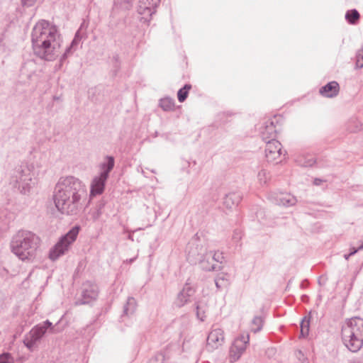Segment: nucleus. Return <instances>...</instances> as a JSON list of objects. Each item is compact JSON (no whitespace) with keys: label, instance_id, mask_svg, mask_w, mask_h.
<instances>
[{"label":"nucleus","instance_id":"obj_40","mask_svg":"<svg viewBox=\"0 0 363 363\" xmlns=\"http://www.w3.org/2000/svg\"><path fill=\"white\" fill-rule=\"evenodd\" d=\"M23 6L30 7L35 4L37 0H21Z\"/></svg>","mask_w":363,"mask_h":363},{"label":"nucleus","instance_id":"obj_2","mask_svg":"<svg viewBox=\"0 0 363 363\" xmlns=\"http://www.w3.org/2000/svg\"><path fill=\"white\" fill-rule=\"evenodd\" d=\"M34 54L42 60H54L59 55L61 38L55 26L45 20L38 22L31 33Z\"/></svg>","mask_w":363,"mask_h":363},{"label":"nucleus","instance_id":"obj_34","mask_svg":"<svg viewBox=\"0 0 363 363\" xmlns=\"http://www.w3.org/2000/svg\"><path fill=\"white\" fill-rule=\"evenodd\" d=\"M74 48H75L74 46H72V44H70L69 46L66 48L65 52L63 53V55H62V57L60 58L61 64H62L63 62L65 60H66V59L67 58V57L69 55L73 53V50L75 49Z\"/></svg>","mask_w":363,"mask_h":363},{"label":"nucleus","instance_id":"obj_24","mask_svg":"<svg viewBox=\"0 0 363 363\" xmlns=\"http://www.w3.org/2000/svg\"><path fill=\"white\" fill-rule=\"evenodd\" d=\"M360 18L359 13L357 9H351L346 12L345 19L352 25H355L358 23Z\"/></svg>","mask_w":363,"mask_h":363},{"label":"nucleus","instance_id":"obj_47","mask_svg":"<svg viewBox=\"0 0 363 363\" xmlns=\"http://www.w3.org/2000/svg\"><path fill=\"white\" fill-rule=\"evenodd\" d=\"M303 283H304V281H303V282L301 283V286H305V284H303Z\"/></svg>","mask_w":363,"mask_h":363},{"label":"nucleus","instance_id":"obj_38","mask_svg":"<svg viewBox=\"0 0 363 363\" xmlns=\"http://www.w3.org/2000/svg\"><path fill=\"white\" fill-rule=\"evenodd\" d=\"M81 28L77 31V33H75V35H74V39L72 40L71 44H72V46H76L78 45V43L80 42V40H82V35H81Z\"/></svg>","mask_w":363,"mask_h":363},{"label":"nucleus","instance_id":"obj_48","mask_svg":"<svg viewBox=\"0 0 363 363\" xmlns=\"http://www.w3.org/2000/svg\"><path fill=\"white\" fill-rule=\"evenodd\" d=\"M303 283H304V281H303V282L301 283V286H305V284H303Z\"/></svg>","mask_w":363,"mask_h":363},{"label":"nucleus","instance_id":"obj_3","mask_svg":"<svg viewBox=\"0 0 363 363\" xmlns=\"http://www.w3.org/2000/svg\"><path fill=\"white\" fill-rule=\"evenodd\" d=\"M40 245V238L28 230H19L11 241V252L22 261L30 260L35 257Z\"/></svg>","mask_w":363,"mask_h":363},{"label":"nucleus","instance_id":"obj_4","mask_svg":"<svg viewBox=\"0 0 363 363\" xmlns=\"http://www.w3.org/2000/svg\"><path fill=\"white\" fill-rule=\"evenodd\" d=\"M34 166L27 162H22L11 172L9 184L23 195H29L36 184L34 178Z\"/></svg>","mask_w":363,"mask_h":363},{"label":"nucleus","instance_id":"obj_13","mask_svg":"<svg viewBox=\"0 0 363 363\" xmlns=\"http://www.w3.org/2000/svg\"><path fill=\"white\" fill-rule=\"evenodd\" d=\"M277 124L278 118L277 116H274L273 118L265 121L264 125L260 128V135L265 143H267V140L275 139L277 131Z\"/></svg>","mask_w":363,"mask_h":363},{"label":"nucleus","instance_id":"obj_28","mask_svg":"<svg viewBox=\"0 0 363 363\" xmlns=\"http://www.w3.org/2000/svg\"><path fill=\"white\" fill-rule=\"evenodd\" d=\"M263 326V318L261 316H255L252 320V330L254 333L260 331Z\"/></svg>","mask_w":363,"mask_h":363},{"label":"nucleus","instance_id":"obj_1","mask_svg":"<svg viewBox=\"0 0 363 363\" xmlns=\"http://www.w3.org/2000/svg\"><path fill=\"white\" fill-rule=\"evenodd\" d=\"M87 199L86 185L73 176L62 177L55 185L53 199L57 209L63 214L77 215Z\"/></svg>","mask_w":363,"mask_h":363},{"label":"nucleus","instance_id":"obj_17","mask_svg":"<svg viewBox=\"0 0 363 363\" xmlns=\"http://www.w3.org/2000/svg\"><path fill=\"white\" fill-rule=\"evenodd\" d=\"M339 91L340 85L336 81L328 82L319 90L320 94L326 98H334L338 95Z\"/></svg>","mask_w":363,"mask_h":363},{"label":"nucleus","instance_id":"obj_41","mask_svg":"<svg viewBox=\"0 0 363 363\" xmlns=\"http://www.w3.org/2000/svg\"><path fill=\"white\" fill-rule=\"evenodd\" d=\"M350 250H351V251H350V252L349 254H345V255H344V258H345L346 260H348V259H349V258H350L351 256H352V255H355V254L358 252V250H356V248H354V247H352V248H351Z\"/></svg>","mask_w":363,"mask_h":363},{"label":"nucleus","instance_id":"obj_25","mask_svg":"<svg viewBox=\"0 0 363 363\" xmlns=\"http://www.w3.org/2000/svg\"><path fill=\"white\" fill-rule=\"evenodd\" d=\"M194 306H195V309H196L197 318L201 321H204V320L206 318V315H205L206 309V304L203 303L201 301H195Z\"/></svg>","mask_w":363,"mask_h":363},{"label":"nucleus","instance_id":"obj_7","mask_svg":"<svg viewBox=\"0 0 363 363\" xmlns=\"http://www.w3.org/2000/svg\"><path fill=\"white\" fill-rule=\"evenodd\" d=\"M49 328L52 329V324L50 320H46L43 323L34 326L25 335L23 342L29 351L35 350L36 344L42 339Z\"/></svg>","mask_w":363,"mask_h":363},{"label":"nucleus","instance_id":"obj_29","mask_svg":"<svg viewBox=\"0 0 363 363\" xmlns=\"http://www.w3.org/2000/svg\"><path fill=\"white\" fill-rule=\"evenodd\" d=\"M347 130L351 133H356L361 128L359 121L356 118H352L347 123Z\"/></svg>","mask_w":363,"mask_h":363},{"label":"nucleus","instance_id":"obj_36","mask_svg":"<svg viewBox=\"0 0 363 363\" xmlns=\"http://www.w3.org/2000/svg\"><path fill=\"white\" fill-rule=\"evenodd\" d=\"M103 207H104V204L103 203H100V204H99L97 206L96 210L92 212L91 217H92V218L94 220H96L101 216V215L102 213L101 209H102Z\"/></svg>","mask_w":363,"mask_h":363},{"label":"nucleus","instance_id":"obj_23","mask_svg":"<svg viewBox=\"0 0 363 363\" xmlns=\"http://www.w3.org/2000/svg\"><path fill=\"white\" fill-rule=\"evenodd\" d=\"M159 106L164 111H173L175 106V101L170 97H164L160 100Z\"/></svg>","mask_w":363,"mask_h":363},{"label":"nucleus","instance_id":"obj_37","mask_svg":"<svg viewBox=\"0 0 363 363\" xmlns=\"http://www.w3.org/2000/svg\"><path fill=\"white\" fill-rule=\"evenodd\" d=\"M242 231L239 229H235L233 231L232 239L235 242H238L242 239Z\"/></svg>","mask_w":363,"mask_h":363},{"label":"nucleus","instance_id":"obj_27","mask_svg":"<svg viewBox=\"0 0 363 363\" xmlns=\"http://www.w3.org/2000/svg\"><path fill=\"white\" fill-rule=\"evenodd\" d=\"M310 328V321L307 317H304L301 322V336L306 337L308 335Z\"/></svg>","mask_w":363,"mask_h":363},{"label":"nucleus","instance_id":"obj_19","mask_svg":"<svg viewBox=\"0 0 363 363\" xmlns=\"http://www.w3.org/2000/svg\"><path fill=\"white\" fill-rule=\"evenodd\" d=\"M242 199V194L240 191H233L225 195L223 204L228 208L234 206H238Z\"/></svg>","mask_w":363,"mask_h":363},{"label":"nucleus","instance_id":"obj_20","mask_svg":"<svg viewBox=\"0 0 363 363\" xmlns=\"http://www.w3.org/2000/svg\"><path fill=\"white\" fill-rule=\"evenodd\" d=\"M105 160L106 161L103 162L100 165V168L101 169L100 174L102 175L103 177L108 178L109 173L114 167L115 160L113 156H106Z\"/></svg>","mask_w":363,"mask_h":363},{"label":"nucleus","instance_id":"obj_26","mask_svg":"<svg viewBox=\"0 0 363 363\" xmlns=\"http://www.w3.org/2000/svg\"><path fill=\"white\" fill-rule=\"evenodd\" d=\"M191 89V85L186 84L177 92V98L179 102H184L188 97L189 91Z\"/></svg>","mask_w":363,"mask_h":363},{"label":"nucleus","instance_id":"obj_33","mask_svg":"<svg viewBox=\"0 0 363 363\" xmlns=\"http://www.w3.org/2000/svg\"><path fill=\"white\" fill-rule=\"evenodd\" d=\"M356 67L357 68L363 67V48L359 50L356 55Z\"/></svg>","mask_w":363,"mask_h":363},{"label":"nucleus","instance_id":"obj_43","mask_svg":"<svg viewBox=\"0 0 363 363\" xmlns=\"http://www.w3.org/2000/svg\"><path fill=\"white\" fill-rule=\"evenodd\" d=\"M356 250H358V251L363 250V243L358 248H356Z\"/></svg>","mask_w":363,"mask_h":363},{"label":"nucleus","instance_id":"obj_31","mask_svg":"<svg viewBox=\"0 0 363 363\" xmlns=\"http://www.w3.org/2000/svg\"><path fill=\"white\" fill-rule=\"evenodd\" d=\"M165 359V356L163 353H157L154 357H152L150 360L149 363H164Z\"/></svg>","mask_w":363,"mask_h":363},{"label":"nucleus","instance_id":"obj_39","mask_svg":"<svg viewBox=\"0 0 363 363\" xmlns=\"http://www.w3.org/2000/svg\"><path fill=\"white\" fill-rule=\"evenodd\" d=\"M6 44L4 42V36L0 37V55L6 52Z\"/></svg>","mask_w":363,"mask_h":363},{"label":"nucleus","instance_id":"obj_16","mask_svg":"<svg viewBox=\"0 0 363 363\" xmlns=\"http://www.w3.org/2000/svg\"><path fill=\"white\" fill-rule=\"evenodd\" d=\"M272 199L276 204L286 207L292 206L297 202V199L295 196L289 193L284 192L274 194L272 196Z\"/></svg>","mask_w":363,"mask_h":363},{"label":"nucleus","instance_id":"obj_5","mask_svg":"<svg viewBox=\"0 0 363 363\" xmlns=\"http://www.w3.org/2000/svg\"><path fill=\"white\" fill-rule=\"evenodd\" d=\"M342 340L345 346L351 352H358L363 345V319L353 317L347 320L342 327Z\"/></svg>","mask_w":363,"mask_h":363},{"label":"nucleus","instance_id":"obj_46","mask_svg":"<svg viewBox=\"0 0 363 363\" xmlns=\"http://www.w3.org/2000/svg\"><path fill=\"white\" fill-rule=\"evenodd\" d=\"M216 287H218V288H219V287H220V286H219V284H218V282H216Z\"/></svg>","mask_w":363,"mask_h":363},{"label":"nucleus","instance_id":"obj_9","mask_svg":"<svg viewBox=\"0 0 363 363\" xmlns=\"http://www.w3.org/2000/svg\"><path fill=\"white\" fill-rule=\"evenodd\" d=\"M160 2V0H140L137 10L138 14L141 16L140 21L144 23L150 22Z\"/></svg>","mask_w":363,"mask_h":363},{"label":"nucleus","instance_id":"obj_10","mask_svg":"<svg viewBox=\"0 0 363 363\" xmlns=\"http://www.w3.org/2000/svg\"><path fill=\"white\" fill-rule=\"evenodd\" d=\"M99 296L98 286L89 281L82 285L81 298L77 301V304H89L96 301Z\"/></svg>","mask_w":363,"mask_h":363},{"label":"nucleus","instance_id":"obj_32","mask_svg":"<svg viewBox=\"0 0 363 363\" xmlns=\"http://www.w3.org/2000/svg\"><path fill=\"white\" fill-rule=\"evenodd\" d=\"M0 363H13V358L9 352L0 354Z\"/></svg>","mask_w":363,"mask_h":363},{"label":"nucleus","instance_id":"obj_12","mask_svg":"<svg viewBox=\"0 0 363 363\" xmlns=\"http://www.w3.org/2000/svg\"><path fill=\"white\" fill-rule=\"evenodd\" d=\"M249 335H241L236 338L230 347V358L232 361L239 359L242 353L245 351L247 345L249 343Z\"/></svg>","mask_w":363,"mask_h":363},{"label":"nucleus","instance_id":"obj_21","mask_svg":"<svg viewBox=\"0 0 363 363\" xmlns=\"http://www.w3.org/2000/svg\"><path fill=\"white\" fill-rule=\"evenodd\" d=\"M197 263L200 264L201 268L204 271L211 272L220 269V267L208 257H202V260L199 261Z\"/></svg>","mask_w":363,"mask_h":363},{"label":"nucleus","instance_id":"obj_8","mask_svg":"<svg viewBox=\"0 0 363 363\" xmlns=\"http://www.w3.org/2000/svg\"><path fill=\"white\" fill-rule=\"evenodd\" d=\"M187 260L192 264H196L202 257L208 255L207 249L199 240H194L189 242L187 247Z\"/></svg>","mask_w":363,"mask_h":363},{"label":"nucleus","instance_id":"obj_44","mask_svg":"<svg viewBox=\"0 0 363 363\" xmlns=\"http://www.w3.org/2000/svg\"><path fill=\"white\" fill-rule=\"evenodd\" d=\"M298 352V354H300V355H303V353H302V352H301V350H299Z\"/></svg>","mask_w":363,"mask_h":363},{"label":"nucleus","instance_id":"obj_30","mask_svg":"<svg viewBox=\"0 0 363 363\" xmlns=\"http://www.w3.org/2000/svg\"><path fill=\"white\" fill-rule=\"evenodd\" d=\"M206 257H208V258H211L212 261H213L214 262L222 263L224 260L223 252H220L219 251L214 252L210 251L209 252H208V255H206Z\"/></svg>","mask_w":363,"mask_h":363},{"label":"nucleus","instance_id":"obj_14","mask_svg":"<svg viewBox=\"0 0 363 363\" xmlns=\"http://www.w3.org/2000/svg\"><path fill=\"white\" fill-rule=\"evenodd\" d=\"M282 154V145L276 139L267 140L265 147V157L268 162H274Z\"/></svg>","mask_w":363,"mask_h":363},{"label":"nucleus","instance_id":"obj_22","mask_svg":"<svg viewBox=\"0 0 363 363\" xmlns=\"http://www.w3.org/2000/svg\"><path fill=\"white\" fill-rule=\"evenodd\" d=\"M137 308V302L133 297H128L126 303L123 306V315H133Z\"/></svg>","mask_w":363,"mask_h":363},{"label":"nucleus","instance_id":"obj_45","mask_svg":"<svg viewBox=\"0 0 363 363\" xmlns=\"http://www.w3.org/2000/svg\"><path fill=\"white\" fill-rule=\"evenodd\" d=\"M135 258H133L130 259V262H133L135 260Z\"/></svg>","mask_w":363,"mask_h":363},{"label":"nucleus","instance_id":"obj_6","mask_svg":"<svg viewBox=\"0 0 363 363\" xmlns=\"http://www.w3.org/2000/svg\"><path fill=\"white\" fill-rule=\"evenodd\" d=\"M79 226L72 228L50 250L49 257L52 260L57 259L68 251L70 245L76 240L79 232Z\"/></svg>","mask_w":363,"mask_h":363},{"label":"nucleus","instance_id":"obj_11","mask_svg":"<svg viewBox=\"0 0 363 363\" xmlns=\"http://www.w3.org/2000/svg\"><path fill=\"white\" fill-rule=\"evenodd\" d=\"M196 293V289L191 286L190 279H188L183 286V289L178 293L174 305L177 308H182L186 303L191 302V298Z\"/></svg>","mask_w":363,"mask_h":363},{"label":"nucleus","instance_id":"obj_42","mask_svg":"<svg viewBox=\"0 0 363 363\" xmlns=\"http://www.w3.org/2000/svg\"><path fill=\"white\" fill-rule=\"evenodd\" d=\"M322 182H323L322 179L316 178V179H314L313 184L315 185L318 186V185H320L321 184Z\"/></svg>","mask_w":363,"mask_h":363},{"label":"nucleus","instance_id":"obj_15","mask_svg":"<svg viewBox=\"0 0 363 363\" xmlns=\"http://www.w3.org/2000/svg\"><path fill=\"white\" fill-rule=\"evenodd\" d=\"M224 341L223 331L220 328L213 329L207 337V348L212 351L217 349Z\"/></svg>","mask_w":363,"mask_h":363},{"label":"nucleus","instance_id":"obj_18","mask_svg":"<svg viewBox=\"0 0 363 363\" xmlns=\"http://www.w3.org/2000/svg\"><path fill=\"white\" fill-rule=\"evenodd\" d=\"M108 178L102 175L95 177L91 184V195L95 196L103 193Z\"/></svg>","mask_w":363,"mask_h":363},{"label":"nucleus","instance_id":"obj_35","mask_svg":"<svg viewBox=\"0 0 363 363\" xmlns=\"http://www.w3.org/2000/svg\"><path fill=\"white\" fill-rule=\"evenodd\" d=\"M257 177L260 184H265L268 179L267 171L264 169L260 170L257 174Z\"/></svg>","mask_w":363,"mask_h":363}]
</instances>
